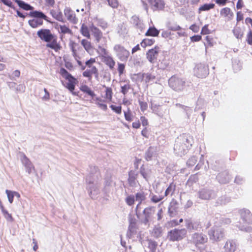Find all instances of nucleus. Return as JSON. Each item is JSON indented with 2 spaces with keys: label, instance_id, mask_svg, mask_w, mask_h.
I'll return each mask as SVG.
<instances>
[{
  "label": "nucleus",
  "instance_id": "f257e3e1",
  "mask_svg": "<svg viewBox=\"0 0 252 252\" xmlns=\"http://www.w3.org/2000/svg\"><path fill=\"white\" fill-rule=\"evenodd\" d=\"M193 143L192 136L189 134H183L175 140L174 151L175 154L182 156L186 154Z\"/></svg>",
  "mask_w": 252,
  "mask_h": 252
},
{
  "label": "nucleus",
  "instance_id": "f03ea898",
  "mask_svg": "<svg viewBox=\"0 0 252 252\" xmlns=\"http://www.w3.org/2000/svg\"><path fill=\"white\" fill-rule=\"evenodd\" d=\"M37 35L40 39L47 42L46 46L56 51H58L61 48L57 42V36L52 33L49 29H42L37 32Z\"/></svg>",
  "mask_w": 252,
  "mask_h": 252
},
{
  "label": "nucleus",
  "instance_id": "7ed1b4c3",
  "mask_svg": "<svg viewBox=\"0 0 252 252\" xmlns=\"http://www.w3.org/2000/svg\"><path fill=\"white\" fill-rule=\"evenodd\" d=\"M154 214V208L153 207H148L144 209L142 214L140 215L137 213L136 216L142 223L149 226L150 222L152 221L153 219Z\"/></svg>",
  "mask_w": 252,
  "mask_h": 252
},
{
  "label": "nucleus",
  "instance_id": "20e7f679",
  "mask_svg": "<svg viewBox=\"0 0 252 252\" xmlns=\"http://www.w3.org/2000/svg\"><path fill=\"white\" fill-rule=\"evenodd\" d=\"M169 87L177 92L183 91L186 87V81L183 79L173 75L168 80Z\"/></svg>",
  "mask_w": 252,
  "mask_h": 252
},
{
  "label": "nucleus",
  "instance_id": "39448f33",
  "mask_svg": "<svg viewBox=\"0 0 252 252\" xmlns=\"http://www.w3.org/2000/svg\"><path fill=\"white\" fill-rule=\"evenodd\" d=\"M187 234L185 228H174L168 232L167 238L170 241H179L183 239Z\"/></svg>",
  "mask_w": 252,
  "mask_h": 252
},
{
  "label": "nucleus",
  "instance_id": "423d86ee",
  "mask_svg": "<svg viewBox=\"0 0 252 252\" xmlns=\"http://www.w3.org/2000/svg\"><path fill=\"white\" fill-rule=\"evenodd\" d=\"M218 223L215 222V226L212 227L208 231V235L210 239L214 241L218 242L221 241L224 237V230L223 228L218 227Z\"/></svg>",
  "mask_w": 252,
  "mask_h": 252
},
{
  "label": "nucleus",
  "instance_id": "0eeeda50",
  "mask_svg": "<svg viewBox=\"0 0 252 252\" xmlns=\"http://www.w3.org/2000/svg\"><path fill=\"white\" fill-rule=\"evenodd\" d=\"M195 76L198 78H205L209 73L208 66L204 63H198L195 65L193 69Z\"/></svg>",
  "mask_w": 252,
  "mask_h": 252
},
{
  "label": "nucleus",
  "instance_id": "6e6552de",
  "mask_svg": "<svg viewBox=\"0 0 252 252\" xmlns=\"http://www.w3.org/2000/svg\"><path fill=\"white\" fill-rule=\"evenodd\" d=\"M90 177L86 178V182L88 184L87 189L89 191V195L93 199L95 198L96 196L99 193V185L95 182V180H92L89 179Z\"/></svg>",
  "mask_w": 252,
  "mask_h": 252
},
{
  "label": "nucleus",
  "instance_id": "1a4fd4ad",
  "mask_svg": "<svg viewBox=\"0 0 252 252\" xmlns=\"http://www.w3.org/2000/svg\"><path fill=\"white\" fill-rule=\"evenodd\" d=\"M190 241L196 247H198L199 245H204L207 243L208 238L205 234L202 233L195 232L191 235Z\"/></svg>",
  "mask_w": 252,
  "mask_h": 252
},
{
  "label": "nucleus",
  "instance_id": "9d476101",
  "mask_svg": "<svg viewBox=\"0 0 252 252\" xmlns=\"http://www.w3.org/2000/svg\"><path fill=\"white\" fill-rule=\"evenodd\" d=\"M114 50L116 52L117 57L121 61L126 62L127 60L130 53L123 46L120 44L115 45L114 47Z\"/></svg>",
  "mask_w": 252,
  "mask_h": 252
},
{
  "label": "nucleus",
  "instance_id": "9b49d317",
  "mask_svg": "<svg viewBox=\"0 0 252 252\" xmlns=\"http://www.w3.org/2000/svg\"><path fill=\"white\" fill-rule=\"evenodd\" d=\"M199 197L201 199L209 200L216 197V192L210 189H203L198 192Z\"/></svg>",
  "mask_w": 252,
  "mask_h": 252
},
{
  "label": "nucleus",
  "instance_id": "f8f14e48",
  "mask_svg": "<svg viewBox=\"0 0 252 252\" xmlns=\"http://www.w3.org/2000/svg\"><path fill=\"white\" fill-rule=\"evenodd\" d=\"M185 226L189 231H198L202 228V226L199 221L191 219L185 220Z\"/></svg>",
  "mask_w": 252,
  "mask_h": 252
},
{
  "label": "nucleus",
  "instance_id": "ddd939ff",
  "mask_svg": "<svg viewBox=\"0 0 252 252\" xmlns=\"http://www.w3.org/2000/svg\"><path fill=\"white\" fill-rule=\"evenodd\" d=\"M241 218L243 222L246 224L252 223V214L249 210L243 209L239 211Z\"/></svg>",
  "mask_w": 252,
  "mask_h": 252
},
{
  "label": "nucleus",
  "instance_id": "4468645a",
  "mask_svg": "<svg viewBox=\"0 0 252 252\" xmlns=\"http://www.w3.org/2000/svg\"><path fill=\"white\" fill-rule=\"evenodd\" d=\"M158 47H155L147 52V59L151 63H155L157 62V58L158 55Z\"/></svg>",
  "mask_w": 252,
  "mask_h": 252
},
{
  "label": "nucleus",
  "instance_id": "2eb2a0df",
  "mask_svg": "<svg viewBox=\"0 0 252 252\" xmlns=\"http://www.w3.org/2000/svg\"><path fill=\"white\" fill-rule=\"evenodd\" d=\"M21 160L23 165L26 168V172H27L29 174L32 173V170H34L33 165L24 154H22Z\"/></svg>",
  "mask_w": 252,
  "mask_h": 252
},
{
  "label": "nucleus",
  "instance_id": "dca6fc26",
  "mask_svg": "<svg viewBox=\"0 0 252 252\" xmlns=\"http://www.w3.org/2000/svg\"><path fill=\"white\" fill-rule=\"evenodd\" d=\"M238 245L235 240L232 239L227 240L223 247V252H235Z\"/></svg>",
  "mask_w": 252,
  "mask_h": 252
},
{
  "label": "nucleus",
  "instance_id": "f3484780",
  "mask_svg": "<svg viewBox=\"0 0 252 252\" xmlns=\"http://www.w3.org/2000/svg\"><path fill=\"white\" fill-rule=\"evenodd\" d=\"M154 11L160 10L164 8L165 3L163 0H147Z\"/></svg>",
  "mask_w": 252,
  "mask_h": 252
},
{
  "label": "nucleus",
  "instance_id": "a211bd4d",
  "mask_svg": "<svg viewBox=\"0 0 252 252\" xmlns=\"http://www.w3.org/2000/svg\"><path fill=\"white\" fill-rule=\"evenodd\" d=\"M90 30L92 32V35L94 37V41L95 43H98L103 37L102 32L98 28L94 26L93 24H92L90 27Z\"/></svg>",
  "mask_w": 252,
  "mask_h": 252
},
{
  "label": "nucleus",
  "instance_id": "6ab92c4d",
  "mask_svg": "<svg viewBox=\"0 0 252 252\" xmlns=\"http://www.w3.org/2000/svg\"><path fill=\"white\" fill-rule=\"evenodd\" d=\"M138 173L135 171L130 170L128 172V178L127 180L129 186L135 187L138 183L137 180Z\"/></svg>",
  "mask_w": 252,
  "mask_h": 252
},
{
  "label": "nucleus",
  "instance_id": "aec40b11",
  "mask_svg": "<svg viewBox=\"0 0 252 252\" xmlns=\"http://www.w3.org/2000/svg\"><path fill=\"white\" fill-rule=\"evenodd\" d=\"M178 203L174 199H173L170 202L168 208V213L170 217H175L178 213Z\"/></svg>",
  "mask_w": 252,
  "mask_h": 252
},
{
  "label": "nucleus",
  "instance_id": "412c9836",
  "mask_svg": "<svg viewBox=\"0 0 252 252\" xmlns=\"http://www.w3.org/2000/svg\"><path fill=\"white\" fill-rule=\"evenodd\" d=\"M82 74L84 77L88 78L89 80L92 79V74L94 75L96 79H98L99 78L98 71L95 66H92L90 69H86L83 72Z\"/></svg>",
  "mask_w": 252,
  "mask_h": 252
},
{
  "label": "nucleus",
  "instance_id": "4be33fe9",
  "mask_svg": "<svg viewBox=\"0 0 252 252\" xmlns=\"http://www.w3.org/2000/svg\"><path fill=\"white\" fill-rule=\"evenodd\" d=\"M64 14L67 19L73 24L77 23L78 19L76 17L75 14L69 7H65L64 10Z\"/></svg>",
  "mask_w": 252,
  "mask_h": 252
},
{
  "label": "nucleus",
  "instance_id": "5701e85b",
  "mask_svg": "<svg viewBox=\"0 0 252 252\" xmlns=\"http://www.w3.org/2000/svg\"><path fill=\"white\" fill-rule=\"evenodd\" d=\"M69 46L72 52V55L75 60L77 58H79L77 55V52L82 50V47L77 43L73 41L70 40L69 43Z\"/></svg>",
  "mask_w": 252,
  "mask_h": 252
},
{
  "label": "nucleus",
  "instance_id": "b1692460",
  "mask_svg": "<svg viewBox=\"0 0 252 252\" xmlns=\"http://www.w3.org/2000/svg\"><path fill=\"white\" fill-rule=\"evenodd\" d=\"M131 23L134 25V27L139 29L140 32H142L144 28V25L139 17L136 15L132 16L131 19Z\"/></svg>",
  "mask_w": 252,
  "mask_h": 252
},
{
  "label": "nucleus",
  "instance_id": "393cba45",
  "mask_svg": "<svg viewBox=\"0 0 252 252\" xmlns=\"http://www.w3.org/2000/svg\"><path fill=\"white\" fill-rule=\"evenodd\" d=\"M217 179L220 184H226L229 182L230 180V176L228 172L224 171L219 173L217 176Z\"/></svg>",
  "mask_w": 252,
  "mask_h": 252
},
{
  "label": "nucleus",
  "instance_id": "a878e982",
  "mask_svg": "<svg viewBox=\"0 0 252 252\" xmlns=\"http://www.w3.org/2000/svg\"><path fill=\"white\" fill-rule=\"evenodd\" d=\"M157 148L154 146L150 147L146 151L145 154V158L147 161L152 160V158L156 155Z\"/></svg>",
  "mask_w": 252,
  "mask_h": 252
},
{
  "label": "nucleus",
  "instance_id": "bb28decb",
  "mask_svg": "<svg viewBox=\"0 0 252 252\" xmlns=\"http://www.w3.org/2000/svg\"><path fill=\"white\" fill-rule=\"evenodd\" d=\"M89 168L90 174L87 176L86 178L90 177L89 179L92 180H94L98 178L99 173L98 171L97 167L95 166L91 165Z\"/></svg>",
  "mask_w": 252,
  "mask_h": 252
},
{
  "label": "nucleus",
  "instance_id": "cd10ccee",
  "mask_svg": "<svg viewBox=\"0 0 252 252\" xmlns=\"http://www.w3.org/2000/svg\"><path fill=\"white\" fill-rule=\"evenodd\" d=\"M28 15L32 17L36 18L41 20L42 19L47 21H48L47 16L40 11L35 10L31 11L28 14Z\"/></svg>",
  "mask_w": 252,
  "mask_h": 252
},
{
  "label": "nucleus",
  "instance_id": "c85d7f7f",
  "mask_svg": "<svg viewBox=\"0 0 252 252\" xmlns=\"http://www.w3.org/2000/svg\"><path fill=\"white\" fill-rule=\"evenodd\" d=\"M147 193L143 191H140L136 192L135 194V201L142 203L143 201H144L146 199Z\"/></svg>",
  "mask_w": 252,
  "mask_h": 252
},
{
  "label": "nucleus",
  "instance_id": "c756f323",
  "mask_svg": "<svg viewBox=\"0 0 252 252\" xmlns=\"http://www.w3.org/2000/svg\"><path fill=\"white\" fill-rule=\"evenodd\" d=\"M140 173L144 179L148 181L151 174V170L148 168H145L144 165H142L140 168Z\"/></svg>",
  "mask_w": 252,
  "mask_h": 252
},
{
  "label": "nucleus",
  "instance_id": "7c9ffc66",
  "mask_svg": "<svg viewBox=\"0 0 252 252\" xmlns=\"http://www.w3.org/2000/svg\"><path fill=\"white\" fill-rule=\"evenodd\" d=\"M15 1L18 4V6L20 8L25 10H32L33 9V7L22 0H15Z\"/></svg>",
  "mask_w": 252,
  "mask_h": 252
},
{
  "label": "nucleus",
  "instance_id": "2f4dec72",
  "mask_svg": "<svg viewBox=\"0 0 252 252\" xmlns=\"http://www.w3.org/2000/svg\"><path fill=\"white\" fill-rule=\"evenodd\" d=\"M151 107L153 112L159 116H162L163 113L161 110V107L160 105L152 103Z\"/></svg>",
  "mask_w": 252,
  "mask_h": 252
},
{
  "label": "nucleus",
  "instance_id": "473e14b6",
  "mask_svg": "<svg viewBox=\"0 0 252 252\" xmlns=\"http://www.w3.org/2000/svg\"><path fill=\"white\" fill-rule=\"evenodd\" d=\"M67 80L68 82L67 83L66 88L72 93L73 95H76V93L73 92L75 89L76 79L75 78L74 79L69 78V79Z\"/></svg>",
  "mask_w": 252,
  "mask_h": 252
},
{
  "label": "nucleus",
  "instance_id": "72a5a7b5",
  "mask_svg": "<svg viewBox=\"0 0 252 252\" xmlns=\"http://www.w3.org/2000/svg\"><path fill=\"white\" fill-rule=\"evenodd\" d=\"M220 14L221 15L224 16V17L228 16L230 20L232 19L234 15L233 13L229 7H224L221 9L220 11Z\"/></svg>",
  "mask_w": 252,
  "mask_h": 252
},
{
  "label": "nucleus",
  "instance_id": "f704fd0d",
  "mask_svg": "<svg viewBox=\"0 0 252 252\" xmlns=\"http://www.w3.org/2000/svg\"><path fill=\"white\" fill-rule=\"evenodd\" d=\"M80 32L84 36L88 38H90L91 35L90 33V30L88 26L84 23H83L80 28Z\"/></svg>",
  "mask_w": 252,
  "mask_h": 252
},
{
  "label": "nucleus",
  "instance_id": "c9c22d12",
  "mask_svg": "<svg viewBox=\"0 0 252 252\" xmlns=\"http://www.w3.org/2000/svg\"><path fill=\"white\" fill-rule=\"evenodd\" d=\"M28 23L31 27L33 28H36L38 26L42 25L43 24V21L41 19H33L29 20Z\"/></svg>",
  "mask_w": 252,
  "mask_h": 252
},
{
  "label": "nucleus",
  "instance_id": "e433bc0d",
  "mask_svg": "<svg viewBox=\"0 0 252 252\" xmlns=\"http://www.w3.org/2000/svg\"><path fill=\"white\" fill-rule=\"evenodd\" d=\"M81 44L82 46L84 47L85 50L89 52L93 49V47L92 44L90 41H88L87 39H83L81 41Z\"/></svg>",
  "mask_w": 252,
  "mask_h": 252
},
{
  "label": "nucleus",
  "instance_id": "4c0bfd02",
  "mask_svg": "<svg viewBox=\"0 0 252 252\" xmlns=\"http://www.w3.org/2000/svg\"><path fill=\"white\" fill-rule=\"evenodd\" d=\"M80 89L82 92L86 93L92 97H94L95 96L94 93L92 91L88 86L86 85H82L80 87Z\"/></svg>",
  "mask_w": 252,
  "mask_h": 252
},
{
  "label": "nucleus",
  "instance_id": "58836bf2",
  "mask_svg": "<svg viewBox=\"0 0 252 252\" xmlns=\"http://www.w3.org/2000/svg\"><path fill=\"white\" fill-rule=\"evenodd\" d=\"M159 31L155 27H150L145 33L146 36H157L158 35Z\"/></svg>",
  "mask_w": 252,
  "mask_h": 252
},
{
  "label": "nucleus",
  "instance_id": "ea45409f",
  "mask_svg": "<svg viewBox=\"0 0 252 252\" xmlns=\"http://www.w3.org/2000/svg\"><path fill=\"white\" fill-rule=\"evenodd\" d=\"M233 32L235 36L238 39H241L243 36V30L239 27H236L233 30Z\"/></svg>",
  "mask_w": 252,
  "mask_h": 252
},
{
  "label": "nucleus",
  "instance_id": "a19ab883",
  "mask_svg": "<svg viewBox=\"0 0 252 252\" xmlns=\"http://www.w3.org/2000/svg\"><path fill=\"white\" fill-rule=\"evenodd\" d=\"M136 224V220L134 218H130L129 219V226L128 231L130 232V233H133Z\"/></svg>",
  "mask_w": 252,
  "mask_h": 252
},
{
  "label": "nucleus",
  "instance_id": "79ce46f5",
  "mask_svg": "<svg viewBox=\"0 0 252 252\" xmlns=\"http://www.w3.org/2000/svg\"><path fill=\"white\" fill-rule=\"evenodd\" d=\"M50 14L59 21H63V16L61 11L57 12L54 10H50Z\"/></svg>",
  "mask_w": 252,
  "mask_h": 252
},
{
  "label": "nucleus",
  "instance_id": "37998d69",
  "mask_svg": "<svg viewBox=\"0 0 252 252\" xmlns=\"http://www.w3.org/2000/svg\"><path fill=\"white\" fill-rule=\"evenodd\" d=\"M175 105H176V106L179 107L182 110H183L184 111V112H185L187 114L188 117L189 118V117L192 112V110L190 107H189L187 106L182 105L180 103H176L175 104Z\"/></svg>",
  "mask_w": 252,
  "mask_h": 252
},
{
  "label": "nucleus",
  "instance_id": "c03bdc74",
  "mask_svg": "<svg viewBox=\"0 0 252 252\" xmlns=\"http://www.w3.org/2000/svg\"><path fill=\"white\" fill-rule=\"evenodd\" d=\"M141 65V62L138 59L131 58L129 60V65L132 67L140 66Z\"/></svg>",
  "mask_w": 252,
  "mask_h": 252
},
{
  "label": "nucleus",
  "instance_id": "a18cd8bd",
  "mask_svg": "<svg viewBox=\"0 0 252 252\" xmlns=\"http://www.w3.org/2000/svg\"><path fill=\"white\" fill-rule=\"evenodd\" d=\"M155 40L153 38H145L141 42V45L142 47L145 48L147 46H151L154 44Z\"/></svg>",
  "mask_w": 252,
  "mask_h": 252
},
{
  "label": "nucleus",
  "instance_id": "49530a36",
  "mask_svg": "<svg viewBox=\"0 0 252 252\" xmlns=\"http://www.w3.org/2000/svg\"><path fill=\"white\" fill-rule=\"evenodd\" d=\"M60 73L66 79H69V78L74 79V77L64 68L62 67L60 69Z\"/></svg>",
  "mask_w": 252,
  "mask_h": 252
},
{
  "label": "nucleus",
  "instance_id": "de8ad7c7",
  "mask_svg": "<svg viewBox=\"0 0 252 252\" xmlns=\"http://www.w3.org/2000/svg\"><path fill=\"white\" fill-rule=\"evenodd\" d=\"M135 201V197L132 194L127 195L125 198V202L126 204L129 206H132L134 204Z\"/></svg>",
  "mask_w": 252,
  "mask_h": 252
},
{
  "label": "nucleus",
  "instance_id": "09e8293b",
  "mask_svg": "<svg viewBox=\"0 0 252 252\" xmlns=\"http://www.w3.org/2000/svg\"><path fill=\"white\" fill-rule=\"evenodd\" d=\"M230 200V198L225 196H222L217 199V203L220 205H223L229 202Z\"/></svg>",
  "mask_w": 252,
  "mask_h": 252
},
{
  "label": "nucleus",
  "instance_id": "8fccbe9b",
  "mask_svg": "<svg viewBox=\"0 0 252 252\" xmlns=\"http://www.w3.org/2000/svg\"><path fill=\"white\" fill-rule=\"evenodd\" d=\"M175 189V185H173V183L170 184L169 187L166 189L165 192L164 196H167L169 194L172 195Z\"/></svg>",
  "mask_w": 252,
  "mask_h": 252
},
{
  "label": "nucleus",
  "instance_id": "3c124183",
  "mask_svg": "<svg viewBox=\"0 0 252 252\" xmlns=\"http://www.w3.org/2000/svg\"><path fill=\"white\" fill-rule=\"evenodd\" d=\"M143 79L146 82H150L155 78V76L150 73H143L142 74Z\"/></svg>",
  "mask_w": 252,
  "mask_h": 252
},
{
  "label": "nucleus",
  "instance_id": "603ef678",
  "mask_svg": "<svg viewBox=\"0 0 252 252\" xmlns=\"http://www.w3.org/2000/svg\"><path fill=\"white\" fill-rule=\"evenodd\" d=\"M106 64L110 67V69H112L115 64V61L110 57H106L105 59Z\"/></svg>",
  "mask_w": 252,
  "mask_h": 252
},
{
  "label": "nucleus",
  "instance_id": "864d4df0",
  "mask_svg": "<svg viewBox=\"0 0 252 252\" xmlns=\"http://www.w3.org/2000/svg\"><path fill=\"white\" fill-rule=\"evenodd\" d=\"M214 3H206L199 8V11H207L214 7Z\"/></svg>",
  "mask_w": 252,
  "mask_h": 252
},
{
  "label": "nucleus",
  "instance_id": "5fc2aeb1",
  "mask_svg": "<svg viewBox=\"0 0 252 252\" xmlns=\"http://www.w3.org/2000/svg\"><path fill=\"white\" fill-rule=\"evenodd\" d=\"M96 21L97 25L103 29H105L108 27V24L104 19L96 18Z\"/></svg>",
  "mask_w": 252,
  "mask_h": 252
},
{
  "label": "nucleus",
  "instance_id": "6e6d98bb",
  "mask_svg": "<svg viewBox=\"0 0 252 252\" xmlns=\"http://www.w3.org/2000/svg\"><path fill=\"white\" fill-rule=\"evenodd\" d=\"M197 161V158L196 156H193L188 159L187 164L189 167H191L196 163Z\"/></svg>",
  "mask_w": 252,
  "mask_h": 252
},
{
  "label": "nucleus",
  "instance_id": "4d7b16f0",
  "mask_svg": "<svg viewBox=\"0 0 252 252\" xmlns=\"http://www.w3.org/2000/svg\"><path fill=\"white\" fill-rule=\"evenodd\" d=\"M60 32L63 34H72V31L65 25H61L60 26Z\"/></svg>",
  "mask_w": 252,
  "mask_h": 252
},
{
  "label": "nucleus",
  "instance_id": "13d9d810",
  "mask_svg": "<svg viewBox=\"0 0 252 252\" xmlns=\"http://www.w3.org/2000/svg\"><path fill=\"white\" fill-rule=\"evenodd\" d=\"M219 220H220V223L218 224V225H223L229 224L231 222L230 219L226 218H225L223 217H221L220 218Z\"/></svg>",
  "mask_w": 252,
  "mask_h": 252
},
{
  "label": "nucleus",
  "instance_id": "bf43d9fd",
  "mask_svg": "<svg viewBox=\"0 0 252 252\" xmlns=\"http://www.w3.org/2000/svg\"><path fill=\"white\" fill-rule=\"evenodd\" d=\"M167 28L173 31H179L181 29V28L176 24L169 23L167 24Z\"/></svg>",
  "mask_w": 252,
  "mask_h": 252
},
{
  "label": "nucleus",
  "instance_id": "052dcab7",
  "mask_svg": "<svg viewBox=\"0 0 252 252\" xmlns=\"http://www.w3.org/2000/svg\"><path fill=\"white\" fill-rule=\"evenodd\" d=\"M121 92L124 95L126 94L130 88V86L129 83H126L121 87Z\"/></svg>",
  "mask_w": 252,
  "mask_h": 252
},
{
  "label": "nucleus",
  "instance_id": "680f3d73",
  "mask_svg": "<svg viewBox=\"0 0 252 252\" xmlns=\"http://www.w3.org/2000/svg\"><path fill=\"white\" fill-rule=\"evenodd\" d=\"M163 198L164 197L162 195H153L151 198V200L152 202L156 203L162 200Z\"/></svg>",
  "mask_w": 252,
  "mask_h": 252
},
{
  "label": "nucleus",
  "instance_id": "e2e57ef3",
  "mask_svg": "<svg viewBox=\"0 0 252 252\" xmlns=\"http://www.w3.org/2000/svg\"><path fill=\"white\" fill-rule=\"evenodd\" d=\"M111 109L118 114H120L122 113V106L121 105L116 106L115 105H111L110 106Z\"/></svg>",
  "mask_w": 252,
  "mask_h": 252
},
{
  "label": "nucleus",
  "instance_id": "0e129e2a",
  "mask_svg": "<svg viewBox=\"0 0 252 252\" xmlns=\"http://www.w3.org/2000/svg\"><path fill=\"white\" fill-rule=\"evenodd\" d=\"M106 98L111 100L112 98V90L111 88L107 87L105 91Z\"/></svg>",
  "mask_w": 252,
  "mask_h": 252
},
{
  "label": "nucleus",
  "instance_id": "69168bd1",
  "mask_svg": "<svg viewBox=\"0 0 252 252\" xmlns=\"http://www.w3.org/2000/svg\"><path fill=\"white\" fill-rule=\"evenodd\" d=\"M237 227L241 231H244L247 232H250L252 231V228L250 226H245L244 225H241L237 224Z\"/></svg>",
  "mask_w": 252,
  "mask_h": 252
},
{
  "label": "nucleus",
  "instance_id": "338daca9",
  "mask_svg": "<svg viewBox=\"0 0 252 252\" xmlns=\"http://www.w3.org/2000/svg\"><path fill=\"white\" fill-rule=\"evenodd\" d=\"M169 64V61L167 60H163L160 64H158L160 68L164 69L166 68Z\"/></svg>",
  "mask_w": 252,
  "mask_h": 252
},
{
  "label": "nucleus",
  "instance_id": "774afa93",
  "mask_svg": "<svg viewBox=\"0 0 252 252\" xmlns=\"http://www.w3.org/2000/svg\"><path fill=\"white\" fill-rule=\"evenodd\" d=\"M246 41L249 45H252V31L251 30L247 33Z\"/></svg>",
  "mask_w": 252,
  "mask_h": 252
}]
</instances>
